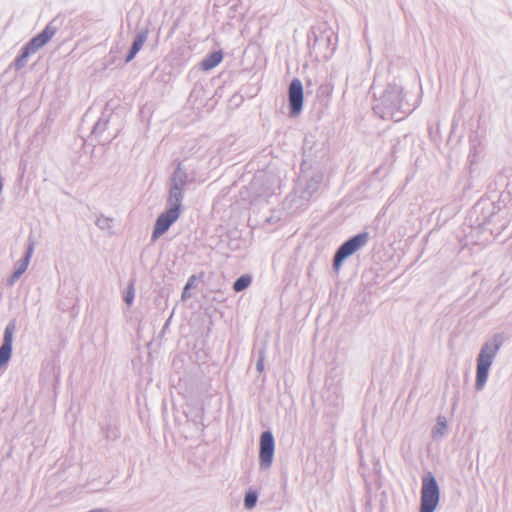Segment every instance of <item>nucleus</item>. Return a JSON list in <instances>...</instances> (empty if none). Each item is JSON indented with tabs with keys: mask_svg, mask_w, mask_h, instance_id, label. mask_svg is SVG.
<instances>
[{
	"mask_svg": "<svg viewBox=\"0 0 512 512\" xmlns=\"http://www.w3.org/2000/svg\"><path fill=\"white\" fill-rule=\"evenodd\" d=\"M181 198L182 192L178 187L171 189L169 197L171 207L168 211L161 213L157 218L152 233L153 239H157L161 235H163L170 228V226L179 218Z\"/></svg>",
	"mask_w": 512,
	"mask_h": 512,
	"instance_id": "f257e3e1",
	"label": "nucleus"
},
{
	"mask_svg": "<svg viewBox=\"0 0 512 512\" xmlns=\"http://www.w3.org/2000/svg\"><path fill=\"white\" fill-rule=\"evenodd\" d=\"M440 498L439 487L432 474L422 479L420 512H434Z\"/></svg>",
	"mask_w": 512,
	"mask_h": 512,
	"instance_id": "f03ea898",
	"label": "nucleus"
},
{
	"mask_svg": "<svg viewBox=\"0 0 512 512\" xmlns=\"http://www.w3.org/2000/svg\"><path fill=\"white\" fill-rule=\"evenodd\" d=\"M498 350L497 345H489L486 344L478 357L477 361V379H476V385L479 389L483 387L485 384L487 377H488V371L492 364V361L496 355V352Z\"/></svg>",
	"mask_w": 512,
	"mask_h": 512,
	"instance_id": "7ed1b4c3",
	"label": "nucleus"
},
{
	"mask_svg": "<svg viewBox=\"0 0 512 512\" xmlns=\"http://www.w3.org/2000/svg\"><path fill=\"white\" fill-rule=\"evenodd\" d=\"M368 240L367 233L358 234L348 241H346L336 252L334 257V268L338 270L343 262V260L350 255L354 254L361 247H363Z\"/></svg>",
	"mask_w": 512,
	"mask_h": 512,
	"instance_id": "20e7f679",
	"label": "nucleus"
},
{
	"mask_svg": "<svg viewBox=\"0 0 512 512\" xmlns=\"http://www.w3.org/2000/svg\"><path fill=\"white\" fill-rule=\"evenodd\" d=\"M368 240L367 233L358 234L348 241H346L336 252L334 257V268L338 270L343 262V260L350 255L354 254L361 247H363Z\"/></svg>",
	"mask_w": 512,
	"mask_h": 512,
	"instance_id": "39448f33",
	"label": "nucleus"
},
{
	"mask_svg": "<svg viewBox=\"0 0 512 512\" xmlns=\"http://www.w3.org/2000/svg\"><path fill=\"white\" fill-rule=\"evenodd\" d=\"M56 33V27L52 24H48L44 30L33 37L23 48L21 59H26L31 54H34L37 50L43 47Z\"/></svg>",
	"mask_w": 512,
	"mask_h": 512,
	"instance_id": "423d86ee",
	"label": "nucleus"
},
{
	"mask_svg": "<svg viewBox=\"0 0 512 512\" xmlns=\"http://www.w3.org/2000/svg\"><path fill=\"white\" fill-rule=\"evenodd\" d=\"M274 455V438L271 432L265 431L260 437L259 460L263 468L270 467Z\"/></svg>",
	"mask_w": 512,
	"mask_h": 512,
	"instance_id": "0eeeda50",
	"label": "nucleus"
},
{
	"mask_svg": "<svg viewBox=\"0 0 512 512\" xmlns=\"http://www.w3.org/2000/svg\"><path fill=\"white\" fill-rule=\"evenodd\" d=\"M288 95L291 113L297 116L301 112L303 105V85L301 80L295 78L291 81Z\"/></svg>",
	"mask_w": 512,
	"mask_h": 512,
	"instance_id": "6e6552de",
	"label": "nucleus"
},
{
	"mask_svg": "<svg viewBox=\"0 0 512 512\" xmlns=\"http://www.w3.org/2000/svg\"><path fill=\"white\" fill-rule=\"evenodd\" d=\"M147 36H148V31H143L136 36V38L131 46L130 52H129L128 56L126 57V62H130L135 57V55L139 52V50L144 45V43L147 39Z\"/></svg>",
	"mask_w": 512,
	"mask_h": 512,
	"instance_id": "1a4fd4ad",
	"label": "nucleus"
},
{
	"mask_svg": "<svg viewBox=\"0 0 512 512\" xmlns=\"http://www.w3.org/2000/svg\"><path fill=\"white\" fill-rule=\"evenodd\" d=\"M223 59V55L221 51H215L211 53L209 56H207L205 59L201 62V68L204 71H208L216 67L218 64L221 63Z\"/></svg>",
	"mask_w": 512,
	"mask_h": 512,
	"instance_id": "9d476101",
	"label": "nucleus"
},
{
	"mask_svg": "<svg viewBox=\"0 0 512 512\" xmlns=\"http://www.w3.org/2000/svg\"><path fill=\"white\" fill-rule=\"evenodd\" d=\"M250 283L251 277L249 275H243L234 282L233 288L236 292H240L246 289Z\"/></svg>",
	"mask_w": 512,
	"mask_h": 512,
	"instance_id": "9b49d317",
	"label": "nucleus"
},
{
	"mask_svg": "<svg viewBox=\"0 0 512 512\" xmlns=\"http://www.w3.org/2000/svg\"><path fill=\"white\" fill-rule=\"evenodd\" d=\"M15 330V325L13 323L7 325L4 332V342L3 346H8L12 348V341H13V333Z\"/></svg>",
	"mask_w": 512,
	"mask_h": 512,
	"instance_id": "f8f14e48",
	"label": "nucleus"
},
{
	"mask_svg": "<svg viewBox=\"0 0 512 512\" xmlns=\"http://www.w3.org/2000/svg\"><path fill=\"white\" fill-rule=\"evenodd\" d=\"M12 348L8 346L0 347V368L5 366L11 357Z\"/></svg>",
	"mask_w": 512,
	"mask_h": 512,
	"instance_id": "ddd939ff",
	"label": "nucleus"
},
{
	"mask_svg": "<svg viewBox=\"0 0 512 512\" xmlns=\"http://www.w3.org/2000/svg\"><path fill=\"white\" fill-rule=\"evenodd\" d=\"M257 501V495L255 492H248L244 499V504L247 509H251L255 506Z\"/></svg>",
	"mask_w": 512,
	"mask_h": 512,
	"instance_id": "4468645a",
	"label": "nucleus"
},
{
	"mask_svg": "<svg viewBox=\"0 0 512 512\" xmlns=\"http://www.w3.org/2000/svg\"><path fill=\"white\" fill-rule=\"evenodd\" d=\"M135 291L133 285H130L127 292L125 293L124 300L130 305L134 299Z\"/></svg>",
	"mask_w": 512,
	"mask_h": 512,
	"instance_id": "2eb2a0df",
	"label": "nucleus"
},
{
	"mask_svg": "<svg viewBox=\"0 0 512 512\" xmlns=\"http://www.w3.org/2000/svg\"><path fill=\"white\" fill-rule=\"evenodd\" d=\"M194 279H195V277H194V276H192V277L188 280V282H187V284H186V286H185V290L189 289V288L192 286V283H193ZM184 292H186V291H184ZM183 297H185V293H183Z\"/></svg>",
	"mask_w": 512,
	"mask_h": 512,
	"instance_id": "dca6fc26",
	"label": "nucleus"
},
{
	"mask_svg": "<svg viewBox=\"0 0 512 512\" xmlns=\"http://www.w3.org/2000/svg\"><path fill=\"white\" fill-rule=\"evenodd\" d=\"M26 265H27V264H25V265H24V267H23L21 270L16 271V272L14 273L13 277H14V278H18V277L22 274V272L25 270Z\"/></svg>",
	"mask_w": 512,
	"mask_h": 512,
	"instance_id": "f3484780",
	"label": "nucleus"
},
{
	"mask_svg": "<svg viewBox=\"0 0 512 512\" xmlns=\"http://www.w3.org/2000/svg\"><path fill=\"white\" fill-rule=\"evenodd\" d=\"M438 425L440 426V433L442 434L446 428V425L443 422H439Z\"/></svg>",
	"mask_w": 512,
	"mask_h": 512,
	"instance_id": "a211bd4d",
	"label": "nucleus"
},
{
	"mask_svg": "<svg viewBox=\"0 0 512 512\" xmlns=\"http://www.w3.org/2000/svg\"><path fill=\"white\" fill-rule=\"evenodd\" d=\"M258 368H259L260 370L262 369V364H261V363H259V364H258Z\"/></svg>",
	"mask_w": 512,
	"mask_h": 512,
	"instance_id": "6ab92c4d",
	"label": "nucleus"
}]
</instances>
